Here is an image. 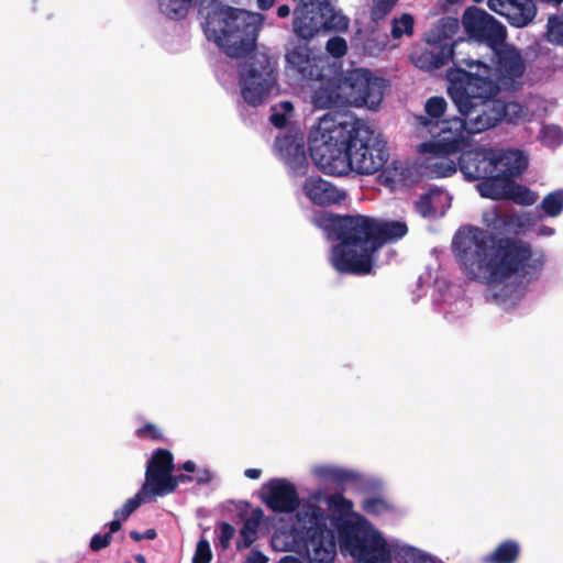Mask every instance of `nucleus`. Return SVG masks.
<instances>
[{"mask_svg": "<svg viewBox=\"0 0 563 563\" xmlns=\"http://www.w3.org/2000/svg\"><path fill=\"white\" fill-rule=\"evenodd\" d=\"M244 475L250 479H257L261 477L262 471L260 468H246Z\"/></svg>", "mask_w": 563, "mask_h": 563, "instance_id": "obj_51", "label": "nucleus"}, {"mask_svg": "<svg viewBox=\"0 0 563 563\" xmlns=\"http://www.w3.org/2000/svg\"><path fill=\"white\" fill-rule=\"evenodd\" d=\"M545 36L550 43L563 46V19L561 16L555 14L549 16Z\"/></svg>", "mask_w": 563, "mask_h": 563, "instance_id": "obj_35", "label": "nucleus"}, {"mask_svg": "<svg viewBox=\"0 0 563 563\" xmlns=\"http://www.w3.org/2000/svg\"><path fill=\"white\" fill-rule=\"evenodd\" d=\"M123 521V519L114 517V519L108 523L109 531L107 533H110L112 536V533L119 531L122 527Z\"/></svg>", "mask_w": 563, "mask_h": 563, "instance_id": "obj_50", "label": "nucleus"}, {"mask_svg": "<svg viewBox=\"0 0 563 563\" xmlns=\"http://www.w3.org/2000/svg\"><path fill=\"white\" fill-rule=\"evenodd\" d=\"M455 256L472 280L503 284L519 276L526 278L541 273L545 264L542 250L510 236H497L477 227L457 230L452 240Z\"/></svg>", "mask_w": 563, "mask_h": 563, "instance_id": "obj_3", "label": "nucleus"}, {"mask_svg": "<svg viewBox=\"0 0 563 563\" xmlns=\"http://www.w3.org/2000/svg\"><path fill=\"white\" fill-rule=\"evenodd\" d=\"M341 551L357 563H390L391 552L386 540L364 522H344L339 527Z\"/></svg>", "mask_w": 563, "mask_h": 563, "instance_id": "obj_7", "label": "nucleus"}, {"mask_svg": "<svg viewBox=\"0 0 563 563\" xmlns=\"http://www.w3.org/2000/svg\"><path fill=\"white\" fill-rule=\"evenodd\" d=\"M521 554V545L514 539H506L488 554L482 558L483 563H517Z\"/></svg>", "mask_w": 563, "mask_h": 563, "instance_id": "obj_25", "label": "nucleus"}, {"mask_svg": "<svg viewBox=\"0 0 563 563\" xmlns=\"http://www.w3.org/2000/svg\"><path fill=\"white\" fill-rule=\"evenodd\" d=\"M151 496L148 492L141 489L132 497L129 498L121 508L114 511V517L123 519L124 521L144 503L145 497Z\"/></svg>", "mask_w": 563, "mask_h": 563, "instance_id": "obj_33", "label": "nucleus"}, {"mask_svg": "<svg viewBox=\"0 0 563 563\" xmlns=\"http://www.w3.org/2000/svg\"><path fill=\"white\" fill-rule=\"evenodd\" d=\"M246 563H267V558L258 551H253L247 558Z\"/></svg>", "mask_w": 563, "mask_h": 563, "instance_id": "obj_48", "label": "nucleus"}, {"mask_svg": "<svg viewBox=\"0 0 563 563\" xmlns=\"http://www.w3.org/2000/svg\"><path fill=\"white\" fill-rule=\"evenodd\" d=\"M398 0H373L371 19L374 22L384 20L394 9Z\"/></svg>", "mask_w": 563, "mask_h": 563, "instance_id": "obj_36", "label": "nucleus"}, {"mask_svg": "<svg viewBox=\"0 0 563 563\" xmlns=\"http://www.w3.org/2000/svg\"><path fill=\"white\" fill-rule=\"evenodd\" d=\"M307 530L306 550L308 563H334L336 547L334 534L317 515Z\"/></svg>", "mask_w": 563, "mask_h": 563, "instance_id": "obj_15", "label": "nucleus"}, {"mask_svg": "<svg viewBox=\"0 0 563 563\" xmlns=\"http://www.w3.org/2000/svg\"><path fill=\"white\" fill-rule=\"evenodd\" d=\"M316 474L339 484L353 482L355 479L353 472L340 467H319L316 470Z\"/></svg>", "mask_w": 563, "mask_h": 563, "instance_id": "obj_34", "label": "nucleus"}, {"mask_svg": "<svg viewBox=\"0 0 563 563\" xmlns=\"http://www.w3.org/2000/svg\"><path fill=\"white\" fill-rule=\"evenodd\" d=\"M528 168V157L519 150H506L494 174L482 178L476 188L484 198L503 200L512 178L520 177Z\"/></svg>", "mask_w": 563, "mask_h": 563, "instance_id": "obj_10", "label": "nucleus"}, {"mask_svg": "<svg viewBox=\"0 0 563 563\" xmlns=\"http://www.w3.org/2000/svg\"><path fill=\"white\" fill-rule=\"evenodd\" d=\"M539 208L547 217H559L563 212V189H556L545 195Z\"/></svg>", "mask_w": 563, "mask_h": 563, "instance_id": "obj_28", "label": "nucleus"}, {"mask_svg": "<svg viewBox=\"0 0 563 563\" xmlns=\"http://www.w3.org/2000/svg\"><path fill=\"white\" fill-rule=\"evenodd\" d=\"M130 538L136 542L139 541H142L144 538H143V533L139 532V531H135V530H132L130 532Z\"/></svg>", "mask_w": 563, "mask_h": 563, "instance_id": "obj_57", "label": "nucleus"}, {"mask_svg": "<svg viewBox=\"0 0 563 563\" xmlns=\"http://www.w3.org/2000/svg\"><path fill=\"white\" fill-rule=\"evenodd\" d=\"M287 63L296 71L297 76L305 81H323L325 62L311 54L306 45L294 47L286 54Z\"/></svg>", "mask_w": 563, "mask_h": 563, "instance_id": "obj_18", "label": "nucleus"}, {"mask_svg": "<svg viewBox=\"0 0 563 563\" xmlns=\"http://www.w3.org/2000/svg\"><path fill=\"white\" fill-rule=\"evenodd\" d=\"M181 467L184 471L192 473L196 470V464L192 461H186Z\"/></svg>", "mask_w": 563, "mask_h": 563, "instance_id": "obj_55", "label": "nucleus"}, {"mask_svg": "<svg viewBox=\"0 0 563 563\" xmlns=\"http://www.w3.org/2000/svg\"><path fill=\"white\" fill-rule=\"evenodd\" d=\"M539 234H541V235H552V234H554V229L550 228V227H547V225H541L539 228Z\"/></svg>", "mask_w": 563, "mask_h": 563, "instance_id": "obj_54", "label": "nucleus"}, {"mask_svg": "<svg viewBox=\"0 0 563 563\" xmlns=\"http://www.w3.org/2000/svg\"><path fill=\"white\" fill-rule=\"evenodd\" d=\"M279 563H301L299 559L295 556H285L283 558Z\"/></svg>", "mask_w": 563, "mask_h": 563, "instance_id": "obj_58", "label": "nucleus"}, {"mask_svg": "<svg viewBox=\"0 0 563 563\" xmlns=\"http://www.w3.org/2000/svg\"><path fill=\"white\" fill-rule=\"evenodd\" d=\"M134 560L136 561V563H146L145 556L143 554L134 555Z\"/></svg>", "mask_w": 563, "mask_h": 563, "instance_id": "obj_59", "label": "nucleus"}, {"mask_svg": "<svg viewBox=\"0 0 563 563\" xmlns=\"http://www.w3.org/2000/svg\"><path fill=\"white\" fill-rule=\"evenodd\" d=\"M174 456L166 449H157L147 461L145 471V482L142 485L143 490L151 496H163L164 488H173L174 478Z\"/></svg>", "mask_w": 563, "mask_h": 563, "instance_id": "obj_14", "label": "nucleus"}, {"mask_svg": "<svg viewBox=\"0 0 563 563\" xmlns=\"http://www.w3.org/2000/svg\"><path fill=\"white\" fill-rule=\"evenodd\" d=\"M395 559L399 563H438L437 560L413 547H401L397 550Z\"/></svg>", "mask_w": 563, "mask_h": 563, "instance_id": "obj_30", "label": "nucleus"}, {"mask_svg": "<svg viewBox=\"0 0 563 563\" xmlns=\"http://www.w3.org/2000/svg\"><path fill=\"white\" fill-rule=\"evenodd\" d=\"M269 120L272 124L278 129L284 128L287 122L285 114L278 112L273 113Z\"/></svg>", "mask_w": 563, "mask_h": 563, "instance_id": "obj_47", "label": "nucleus"}, {"mask_svg": "<svg viewBox=\"0 0 563 563\" xmlns=\"http://www.w3.org/2000/svg\"><path fill=\"white\" fill-rule=\"evenodd\" d=\"M413 24L415 20L410 13H404L400 18H394L391 20V31L390 34L393 38L398 40L404 35H412L413 34Z\"/></svg>", "mask_w": 563, "mask_h": 563, "instance_id": "obj_32", "label": "nucleus"}, {"mask_svg": "<svg viewBox=\"0 0 563 563\" xmlns=\"http://www.w3.org/2000/svg\"><path fill=\"white\" fill-rule=\"evenodd\" d=\"M212 552L207 539H200L197 543L192 563H210Z\"/></svg>", "mask_w": 563, "mask_h": 563, "instance_id": "obj_40", "label": "nucleus"}, {"mask_svg": "<svg viewBox=\"0 0 563 563\" xmlns=\"http://www.w3.org/2000/svg\"><path fill=\"white\" fill-rule=\"evenodd\" d=\"M275 150L294 175H303L308 168L305 150V135L299 131H289L275 140Z\"/></svg>", "mask_w": 563, "mask_h": 563, "instance_id": "obj_17", "label": "nucleus"}, {"mask_svg": "<svg viewBox=\"0 0 563 563\" xmlns=\"http://www.w3.org/2000/svg\"><path fill=\"white\" fill-rule=\"evenodd\" d=\"M448 195L440 188H430L415 201V210L422 218L442 216L446 207Z\"/></svg>", "mask_w": 563, "mask_h": 563, "instance_id": "obj_23", "label": "nucleus"}, {"mask_svg": "<svg viewBox=\"0 0 563 563\" xmlns=\"http://www.w3.org/2000/svg\"><path fill=\"white\" fill-rule=\"evenodd\" d=\"M276 0H257V7L261 10H268L275 4Z\"/></svg>", "mask_w": 563, "mask_h": 563, "instance_id": "obj_52", "label": "nucleus"}, {"mask_svg": "<svg viewBox=\"0 0 563 563\" xmlns=\"http://www.w3.org/2000/svg\"><path fill=\"white\" fill-rule=\"evenodd\" d=\"M448 93L463 118L454 117L438 124L435 141L424 145L444 153H459L470 145V134L494 128L506 107L496 99L500 91L494 69L481 64L476 73L463 68L446 70Z\"/></svg>", "mask_w": 563, "mask_h": 563, "instance_id": "obj_1", "label": "nucleus"}, {"mask_svg": "<svg viewBox=\"0 0 563 563\" xmlns=\"http://www.w3.org/2000/svg\"><path fill=\"white\" fill-rule=\"evenodd\" d=\"M388 505L379 497H371L364 500L363 509L367 514L379 515L386 511Z\"/></svg>", "mask_w": 563, "mask_h": 563, "instance_id": "obj_41", "label": "nucleus"}, {"mask_svg": "<svg viewBox=\"0 0 563 563\" xmlns=\"http://www.w3.org/2000/svg\"><path fill=\"white\" fill-rule=\"evenodd\" d=\"M137 438H146L152 441H159L163 439L161 430L151 422H146L143 427L136 430Z\"/></svg>", "mask_w": 563, "mask_h": 563, "instance_id": "obj_42", "label": "nucleus"}, {"mask_svg": "<svg viewBox=\"0 0 563 563\" xmlns=\"http://www.w3.org/2000/svg\"><path fill=\"white\" fill-rule=\"evenodd\" d=\"M388 86V80L365 68L350 70L342 81L349 103L373 110L382 103Z\"/></svg>", "mask_w": 563, "mask_h": 563, "instance_id": "obj_11", "label": "nucleus"}, {"mask_svg": "<svg viewBox=\"0 0 563 563\" xmlns=\"http://www.w3.org/2000/svg\"><path fill=\"white\" fill-rule=\"evenodd\" d=\"M290 14V8L287 4H282L277 8V15L279 18H287Z\"/></svg>", "mask_w": 563, "mask_h": 563, "instance_id": "obj_53", "label": "nucleus"}, {"mask_svg": "<svg viewBox=\"0 0 563 563\" xmlns=\"http://www.w3.org/2000/svg\"><path fill=\"white\" fill-rule=\"evenodd\" d=\"M432 140L422 143L419 146V151L421 153H430L433 155L432 157L427 158L424 165L426 169L429 170L431 177L442 178L452 176L454 173H456L459 167V164L456 165V163L453 159L449 158V155H452L453 153H444L424 146L427 144H430Z\"/></svg>", "mask_w": 563, "mask_h": 563, "instance_id": "obj_22", "label": "nucleus"}, {"mask_svg": "<svg viewBox=\"0 0 563 563\" xmlns=\"http://www.w3.org/2000/svg\"><path fill=\"white\" fill-rule=\"evenodd\" d=\"M302 191L313 205L321 207L340 205L346 197L343 190L320 176L307 177L302 184Z\"/></svg>", "mask_w": 563, "mask_h": 563, "instance_id": "obj_19", "label": "nucleus"}, {"mask_svg": "<svg viewBox=\"0 0 563 563\" xmlns=\"http://www.w3.org/2000/svg\"><path fill=\"white\" fill-rule=\"evenodd\" d=\"M446 101L443 97H431L426 102V112L428 117H419V123L428 129V132L432 136V141H435V134L439 131L438 124L443 122L441 117L446 110ZM448 119H444L446 121Z\"/></svg>", "mask_w": 563, "mask_h": 563, "instance_id": "obj_24", "label": "nucleus"}, {"mask_svg": "<svg viewBox=\"0 0 563 563\" xmlns=\"http://www.w3.org/2000/svg\"><path fill=\"white\" fill-rule=\"evenodd\" d=\"M212 479V475L208 470H202L199 472V476L196 478V482L200 485L209 484Z\"/></svg>", "mask_w": 563, "mask_h": 563, "instance_id": "obj_49", "label": "nucleus"}, {"mask_svg": "<svg viewBox=\"0 0 563 563\" xmlns=\"http://www.w3.org/2000/svg\"><path fill=\"white\" fill-rule=\"evenodd\" d=\"M404 221H384L374 218V254L386 243L397 242L408 233Z\"/></svg>", "mask_w": 563, "mask_h": 563, "instance_id": "obj_21", "label": "nucleus"}, {"mask_svg": "<svg viewBox=\"0 0 563 563\" xmlns=\"http://www.w3.org/2000/svg\"><path fill=\"white\" fill-rule=\"evenodd\" d=\"M541 140L547 146H559L563 143V131L556 125L544 126L541 131Z\"/></svg>", "mask_w": 563, "mask_h": 563, "instance_id": "obj_37", "label": "nucleus"}, {"mask_svg": "<svg viewBox=\"0 0 563 563\" xmlns=\"http://www.w3.org/2000/svg\"><path fill=\"white\" fill-rule=\"evenodd\" d=\"M332 246L331 265L342 274L367 275L374 266V218L362 214L339 216L322 211L314 217Z\"/></svg>", "mask_w": 563, "mask_h": 563, "instance_id": "obj_4", "label": "nucleus"}, {"mask_svg": "<svg viewBox=\"0 0 563 563\" xmlns=\"http://www.w3.org/2000/svg\"><path fill=\"white\" fill-rule=\"evenodd\" d=\"M262 501L274 512L291 514L300 505L296 486L285 478H272L262 486Z\"/></svg>", "mask_w": 563, "mask_h": 563, "instance_id": "obj_16", "label": "nucleus"}, {"mask_svg": "<svg viewBox=\"0 0 563 563\" xmlns=\"http://www.w3.org/2000/svg\"><path fill=\"white\" fill-rule=\"evenodd\" d=\"M295 14L294 31L303 40H310L320 32L345 31L349 27V20L338 13L329 0H301Z\"/></svg>", "mask_w": 563, "mask_h": 563, "instance_id": "obj_9", "label": "nucleus"}, {"mask_svg": "<svg viewBox=\"0 0 563 563\" xmlns=\"http://www.w3.org/2000/svg\"><path fill=\"white\" fill-rule=\"evenodd\" d=\"M340 95L336 90L318 89L314 93V102L321 108H332L338 104Z\"/></svg>", "mask_w": 563, "mask_h": 563, "instance_id": "obj_38", "label": "nucleus"}, {"mask_svg": "<svg viewBox=\"0 0 563 563\" xmlns=\"http://www.w3.org/2000/svg\"><path fill=\"white\" fill-rule=\"evenodd\" d=\"M510 11L507 21L516 27L528 25L536 16L537 8L533 0H514L511 1Z\"/></svg>", "mask_w": 563, "mask_h": 563, "instance_id": "obj_26", "label": "nucleus"}, {"mask_svg": "<svg viewBox=\"0 0 563 563\" xmlns=\"http://www.w3.org/2000/svg\"><path fill=\"white\" fill-rule=\"evenodd\" d=\"M198 20L207 38L232 58L255 47L260 29L244 10L223 7L218 0H199Z\"/></svg>", "mask_w": 563, "mask_h": 563, "instance_id": "obj_5", "label": "nucleus"}, {"mask_svg": "<svg viewBox=\"0 0 563 563\" xmlns=\"http://www.w3.org/2000/svg\"><path fill=\"white\" fill-rule=\"evenodd\" d=\"M329 507L338 508L341 511H349L353 504L351 500L344 498L340 493L332 494L328 497Z\"/></svg>", "mask_w": 563, "mask_h": 563, "instance_id": "obj_45", "label": "nucleus"}, {"mask_svg": "<svg viewBox=\"0 0 563 563\" xmlns=\"http://www.w3.org/2000/svg\"><path fill=\"white\" fill-rule=\"evenodd\" d=\"M504 152L492 147L463 148L459 157V169L470 181L481 180L494 174L499 162L504 159Z\"/></svg>", "mask_w": 563, "mask_h": 563, "instance_id": "obj_13", "label": "nucleus"}, {"mask_svg": "<svg viewBox=\"0 0 563 563\" xmlns=\"http://www.w3.org/2000/svg\"><path fill=\"white\" fill-rule=\"evenodd\" d=\"M448 4L450 5H454V4H457L460 3L462 0H445Z\"/></svg>", "mask_w": 563, "mask_h": 563, "instance_id": "obj_60", "label": "nucleus"}, {"mask_svg": "<svg viewBox=\"0 0 563 563\" xmlns=\"http://www.w3.org/2000/svg\"><path fill=\"white\" fill-rule=\"evenodd\" d=\"M327 52L334 58L343 57L347 52L346 41L341 36H333L325 44Z\"/></svg>", "mask_w": 563, "mask_h": 563, "instance_id": "obj_39", "label": "nucleus"}, {"mask_svg": "<svg viewBox=\"0 0 563 563\" xmlns=\"http://www.w3.org/2000/svg\"><path fill=\"white\" fill-rule=\"evenodd\" d=\"M460 23L456 18L445 16L439 20L438 24L431 31L432 40H429V46L423 49L416 57V65L421 69L432 70L438 69L453 62V68H462L466 66H481L484 64L478 59L471 57H460L456 48L463 44L464 41H452V37L459 32Z\"/></svg>", "mask_w": 563, "mask_h": 563, "instance_id": "obj_6", "label": "nucleus"}, {"mask_svg": "<svg viewBox=\"0 0 563 563\" xmlns=\"http://www.w3.org/2000/svg\"><path fill=\"white\" fill-rule=\"evenodd\" d=\"M309 151L324 174L344 176L350 172L373 175L389 158L383 135L360 120L323 115L309 135Z\"/></svg>", "mask_w": 563, "mask_h": 563, "instance_id": "obj_2", "label": "nucleus"}, {"mask_svg": "<svg viewBox=\"0 0 563 563\" xmlns=\"http://www.w3.org/2000/svg\"><path fill=\"white\" fill-rule=\"evenodd\" d=\"M462 23L471 38L487 44L493 51L505 44L506 27L483 9L477 7L467 8L463 14Z\"/></svg>", "mask_w": 563, "mask_h": 563, "instance_id": "obj_12", "label": "nucleus"}, {"mask_svg": "<svg viewBox=\"0 0 563 563\" xmlns=\"http://www.w3.org/2000/svg\"><path fill=\"white\" fill-rule=\"evenodd\" d=\"M112 536L110 533H96L90 539L89 548L92 552H99L110 545Z\"/></svg>", "mask_w": 563, "mask_h": 563, "instance_id": "obj_43", "label": "nucleus"}, {"mask_svg": "<svg viewBox=\"0 0 563 563\" xmlns=\"http://www.w3.org/2000/svg\"><path fill=\"white\" fill-rule=\"evenodd\" d=\"M235 534V529L232 525L228 522L220 523V538L219 543L222 549H228L230 547V542Z\"/></svg>", "mask_w": 563, "mask_h": 563, "instance_id": "obj_44", "label": "nucleus"}, {"mask_svg": "<svg viewBox=\"0 0 563 563\" xmlns=\"http://www.w3.org/2000/svg\"><path fill=\"white\" fill-rule=\"evenodd\" d=\"M505 199L512 200L517 205L531 206L537 201L538 195L528 187L516 183L512 178Z\"/></svg>", "mask_w": 563, "mask_h": 563, "instance_id": "obj_27", "label": "nucleus"}, {"mask_svg": "<svg viewBox=\"0 0 563 563\" xmlns=\"http://www.w3.org/2000/svg\"><path fill=\"white\" fill-rule=\"evenodd\" d=\"M258 519L249 518L244 521L240 531V540L236 542V549H247L256 540Z\"/></svg>", "mask_w": 563, "mask_h": 563, "instance_id": "obj_31", "label": "nucleus"}, {"mask_svg": "<svg viewBox=\"0 0 563 563\" xmlns=\"http://www.w3.org/2000/svg\"><path fill=\"white\" fill-rule=\"evenodd\" d=\"M157 537V532L155 529H147L143 532V538L147 540H154Z\"/></svg>", "mask_w": 563, "mask_h": 563, "instance_id": "obj_56", "label": "nucleus"}, {"mask_svg": "<svg viewBox=\"0 0 563 563\" xmlns=\"http://www.w3.org/2000/svg\"><path fill=\"white\" fill-rule=\"evenodd\" d=\"M159 10L172 19L185 18L192 0H157Z\"/></svg>", "mask_w": 563, "mask_h": 563, "instance_id": "obj_29", "label": "nucleus"}, {"mask_svg": "<svg viewBox=\"0 0 563 563\" xmlns=\"http://www.w3.org/2000/svg\"><path fill=\"white\" fill-rule=\"evenodd\" d=\"M240 70L241 93L244 101L258 107L264 103L277 82L276 60L256 46L244 55Z\"/></svg>", "mask_w": 563, "mask_h": 563, "instance_id": "obj_8", "label": "nucleus"}, {"mask_svg": "<svg viewBox=\"0 0 563 563\" xmlns=\"http://www.w3.org/2000/svg\"><path fill=\"white\" fill-rule=\"evenodd\" d=\"M496 56V70L504 78H520L526 70V64L520 53L515 47L494 51Z\"/></svg>", "mask_w": 563, "mask_h": 563, "instance_id": "obj_20", "label": "nucleus"}, {"mask_svg": "<svg viewBox=\"0 0 563 563\" xmlns=\"http://www.w3.org/2000/svg\"><path fill=\"white\" fill-rule=\"evenodd\" d=\"M173 478L175 481L173 488H164L163 496L174 493L180 483H187L194 479L190 475L185 474L173 475Z\"/></svg>", "mask_w": 563, "mask_h": 563, "instance_id": "obj_46", "label": "nucleus"}]
</instances>
